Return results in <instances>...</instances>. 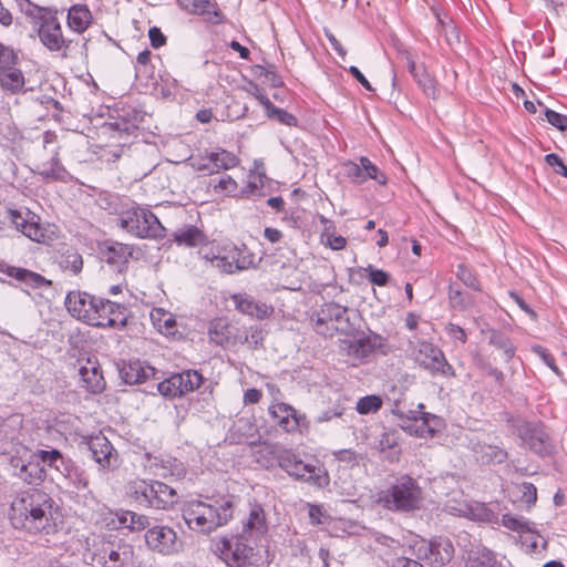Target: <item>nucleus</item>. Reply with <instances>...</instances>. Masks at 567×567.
<instances>
[{"instance_id": "nucleus-1", "label": "nucleus", "mask_w": 567, "mask_h": 567, "mask_svg": "<svg viewBox=\"0 0 567 567\" xmlns=\"http://www.w3.org/2000/svg\"><path fill=\"white\" fill-rule=\"evenodd\" d=\"M60 517L53 499L42 491L33 489L13 501L10 519L16 528L32 534H52Z\"/></svg>"}, {"instance_id": "nucleus-2", "label": "nucleus", "mask_w": 567, "mask_h": 567, "mask_svg": "<svg viewBox=\"0 0 567 567\" xmlns=\"http://www.w3.org/2000/svg\"><path fill=\"white\" fill-rule=\"evenodd\" d=\"M182 514L190 529L209 534L233 518L234 497L193 499L184 504Z\"/></svg>"}, {"instance_id": "nucleus-3", "label": "nucleus", "mask_w": 567, "mask_h": 567, "mask_svg": "<svg viewBox=\"0 0 567 567\" xmlns=\"http://www.w3.org/2000/svg\"><path fill=\"white\" fill-rule=\"evenodd\" d=\"M128 494L142 506L163 511L178 501L176 491L159 481L135 480L128 484Z\"/></svg>"}, {"instance_id": "nucleus-4", "label": "nucleus", "mask_w": 567, "mask_h": 567, "mask_svg": "<svg viewBox=\"0 0 567 567\" xmlns=\"http://www.w3.org/2000/svg\"><path fill=\"white\" fill-rule=\"evenodd\" d=\"M118 226L137 238L159 239L165 236V228L158 218L150 209L141 206L122 212Z\"/></svg>"}, {"instance_id": "nucleus-5", "label": "nucleus", "mask_w": 567, "mask_h": 567, "mask_svg": "<svg viewBox=\"0 0 567 567\" xmlns=\"http://www.w3.org/2000/svg\"><path fill=\"white\" fill-rule=\"evenodd\" d=\"M313 329L323 337H333L336 333L350 334L353 324L350 321L349 309L336 302L324 303L311 317Z\"/></svg>"}, {"instance_id": "nucleus-6", "label": "nucleus", "mask_w": 567, "mask_h": 567, "mask_svg": "<svg viewBox=\"0 0 567 567\" xmlns=\"http://www.w3.org/2000/svg\"><path fill=\"white\" fill-rule=\"evenodd\" d=\"M93 560L102 567H125L134 561V546L123 538H103L93 553Z\"/></svg>"}, {"instance_id": "nucleus-7", "label": "nucleus", "mask_w": 567, "mask_h": 567, "mask_svg": "<svg viewBox=\"0 0 567 567\" xmlns=\"http://www.w3.org/2000/svg\"><path fill=\"white\" fill-rule=\"evenodd\" d=\"M383 502L389 509L414 511L421 504V488L413 478L404 476L388 491Z\"/></svg>"}, {"instance_id": "nucleus-8", "label": "nucleus", "mask_w": 567, "mask_h": 567, "mask_svg": "<svg viewBox=\"0 0 567 567\" xmlns=\"http://www.w3.org/2000/svg\"><path fill=\"white\" fill-rule=\"evenodd\" d=\"M413 355L415 362L432 374H440L445 378L455 377L454 368L447 362L443 351L433 343L427 341L417 342Z\"/></svg>"}, {"instance_id": "nucleus-9", "label": "nucleus", "mask_w": 567, "mask_h": 567, "mask_svg": "<svg viewBox=\"0 0 567 567\" xmlns=\"http://www.w3.org/2000/svg\"><path fill=\"white\" fill-rule=\"evenodd\" d=\"M146 547L162 556H173L183 548L177 533L169 526L156 525L148 528L144 535Z\"/></svg>"}, {"instance_id": "nucleus-10", "label": "nucleus", "mask_w": 567, "mask_h": 567, "mask_svg": "<svg viewBox=\"0 0 567 567\" xmlns=\"http://www.w3.org/2000/svg\"><path fill=\"white\" fill-rule=\"evenodd\" d=\"M279 466L290 476L318 486L328 484L329 477L321 467L305 463L296 454L286 452L279 456Z\"/></svg>"}, {"instance_id": "nucleus-11", "label": "nucleus", "mask_w": 567, "mask_h": 567, "mask_svg": "<svg viewBox=\"0 0 567 567\" xmlns=\"http://www.w3.org/2000/svg\"><path fill=\"white\" fill-rule=\"evenodd\" d=\"M246 536L235 535L223 538L218 545L220 558L229 567H247L254 555V548L246 543Z\"/></svg>"}, {"instance_id": "nucleus-12", "label": "nucleus", "mask_w": 567, "mask_h": 567, "mask_svg": "<svg viewBox=\"0 0 567 567\" xmlns=\"http://www.w3.org/2000/svg\"><path fill=\"white\" fill-rule=\"evenodd\" d=\"M416 556L431 566H443L454 556L452 542L446 537H436L430 542L424 539L415 544Z\"/></svg>"}, {"instance_id": "nucleus-13", "label": "nucleus", "mask_w": 567, "mask_h": 567, "mask_svg": "<svg viewBox=\"0 0 567 567\" xmlns=\"http://www.w3.org/2000/svg\"><path fill=\"white\" fill-rule=\"evenodd\" d=\"M208 260L212 267L224 274L246 270L254 265V256L235 245L225 247L223 254L215 255Z\"/></svg>"}, {"instance_id": "nucleus-14", "label": "nucleus", "mask_w": 567, "mask_h": 567, "mask_svg": "<svg viewBox=\"0 0 567 567\" xmlns=\"http://www.w3.org/2000/svg\"><path fill=\"white\" fill-rule=\"evenodd\" d=\"M192 166L204 175L217 174L221 169H230L239 163L235 154L218 150L215 152H206L204 156L190 157Z\"/></svg>"}, {"instance_id": "nucleus-15", "label": "nucleus", "mask_w": 567, "mask_h": 567, "mask_svg": "<svg viewBox=\"0 0 567 567\" xmlns=\"http://www.w3.org/2000/svg\"><path fill=\"white\" fill-rule=\"evenodd\" d=\"M399 416L402 429L420 437L433 436L439 425L437 416L425 412L409 411L404 413L400 411Z\"/></svg>"}, {"instance_id": "nucleus-16", "label": "nucleus", "mask_w": 567, "mask_h": 567, "mask_svg": "<svg viewBox=\"0 0 567 567\" xmlns=\"http://www.w3.org/2000/svg\"><path fill=\"white\" fill-rule=\"evenodd\" d=\"M25 14L33 20L38 35H62L58 10L27 1Z\"/></svg>"}, {"instance_id": "nucleus-17", "label": "nucleus", "mask_w": 567, "mask_h": 567, "mask_svg": "<svg viewBox=\"0 0 567 567\" xmlns=\"http://www.w3.org/2000/svg\"><path fill=\"white\" fill-rule=\"evenodd\" d=\"M124 311V306L99 297L96 308L91 313L87 323L102 328L123 324L125 322Z\"/></svg>"}, {"instance_id": "nucleus-18", "label": "nucleus", "mask_w": 567, "mask_h": 567, "mask_svg": "<svg viewBox=\"0 0 567 567\" xmlns=\"http://www.w3.org/2000/svg\"><path fill=\"white\" fill-rule=\"evenodd\" d=\"M178 7L188 14L198 16L206 23L220 24L226 21L224 12L215 0H176Z\"/></svg>"}, {"instance_id": "nucleus-19", "label": "nucleus", "mask_w": 567, "mask_h": 567, "mask_svg": "<svg viewBox=\"0 0 567 567\" xmlns=\"http://www.w3.org/2000/svg\"><path fill=\"white\" fill-rule=\"evenodd\" d=\"M8 217L16 229L33 241L41 243L45 239V229L40 225V218L27 210L24 214L10 209Z\"/></svg>"}, {"instance_id": "nucleus-20", "label": "nucleus", "mask_w": 567, "mask_h": 567, "mask_svg": "<svg viewBox=\"0 0 567 567\" xmlns=\"http://www.w3.org/2000/svg\"><path fill=\"white\" fill-rule=\"evenodd\" d=\"M87 447L93 460L102 468H113L117 465V453L111 442L104 435L91 436L87 440Z\"/></svg>"}, {"instance_id": "nucleus-21", "label": "nucleus", "mask_w": 567, "mask_h": 567, "mask_svg": "<svg viewBox=\"0 0 567 567\" xmlns=\"http://www.w3.org/2000/svg\"><path fill=\"white\" fill-rule=\"evenodd\" d=\"M341 350L353 360V364L364 362L377 348V337H361L344 339L340 344Z\"/></svg>"}, {"instance_id": "nucleus-22", "label": "nucleus", "mask_w": 567, "mask_h": 567, "mask_svg": "<svg viewBox=\"0 0 567 567\" xmlns=\"http://www.w3.org/2000/svg\"><path fill=\"white\" fill-rule=\"evenodd\" d=\"M97 300L99 297L86 292L71 291L65 298V306L73 317L89 322L91 313L96 308Z\"/></svg>"}, {"instance_id": "nucleus-23", "label": "nucleus", "mask_w": 567, "mask_h": 567, "mask_svg": "<svg viewBox=\"0 0 567 567\" xmlns=\"http://www.w3.org/2000/svg\"><path fill=\"white\" fill-rule=\"evenodd\" d=\"M268 412L274 422L289 433L296 432L305 420V416L299 415L291 405L282 402L272 403Z\"/></svg>"}, {"instance_id": "nucleus-24", "label": "nucleus", "mask_w": 567, "mask_h": 567, "mask_svg": "<svg viewBox=\"0 0 567 567\" xmlns=\"http://www.w3.org/2000/svg\"><path fill=\"white\" fill-rule=\"evenodd\" d=\"M155 374L156 370L153 367L140 360L123 362L120 368V375L127 384L143 383Z\"/></svg>"}, {"instance_id": "nucleus-25", "label": "nucleus", "mask_w": 567, "mask_h": 567, "mask_svg": "<svg viewBox=\"0 0 567 567\" xmlns=\"http://www.w3.org/2000/svg\"><path fill=\"white\" fill-rule=\"evenodd\" d=\"M233 300L238 311L259 320L268 318L274 312V308L271 306L256 301L252 297L246 293L234 295Z\"/></svg>"}, {"instance_id": "nucleus-26", "label": "nucleus", "mask_w": 567, "mask_h": 567, "mask_svg": "<svg viewBox=\"0 0 567 567\" xmlns=\"http://www.w3.org/2000/svg\"><path fill=\"white\" fill-rule=\"evenodd\" d=\"M518 435L523 442L534 452L544 455L550 452L547 436L536 426L524 423L518 427Z\"/></svg>"}, {"instance_id": "nucleus-27", "label": "nucleus", "mask_w": 567, "mask_h": 567, "mask_svg": "<svg viewBox=\"0 0 567 567\" xmlns=\"http://www.w3.org/2000/svg\"><path fill=\"white\" fill-rule=\"evenodd\" d=\"M267 532L266 515L260 504H250L247 519L244 522L243 535L246 537H259Z\"/></svg>"}, {"instance_id": "nucleus-28", "label": "nucleus", "mask_w": 567, "mask_h": 567, "mask_svg": "<svg viewBox=\"0 0 567 567\" xmlns=\"http://www.w3.org/2000/svg\"><path fill=\"white\" fill-rule=\"evenodd\" d=\"M173 240L178 246L194 248L208 243L207 236L202 229L194 225H184L177 228L173 235Z\"/></svg>"}, {"instance_id": "nucleus-29", "label": "nucleus", "mask_w": 567, "mask_h": 567, "mask_svg": "<svg viewBox=\"0 0 567 567\" xmlns=\"http://www.w3.org/2000/svg\"><path fill=\"white\" fill-rule=\"evenodd\" d=\"M133 250L134 249L131 245L113 243L102 251V257L109 265H113L118 269V271H122L123 267L132 257Z\"/></svg>"}, {"instance_id": "nucleus-30", "label": "nucleus", "mask_w": 567, "mask_h": 567, "mask_svg": "<svg viewBox=\"0 0 567 567\" xmlns=\"http://www.w3.org/2000/svg\"><path fill=\"white\" fill-rule=\"evenodd\" d=\"M79 374L83 386L92 393H99L104 389V378L100 367L91 361H86L79 369Z\"/></svg>"}, {"instance_id": "nucleus-31", "label": "nucleus", "mask_w": 567, "mask_h": 567, "mask_svg": "<svg viewBox=\"0 0 567 567\" xmlns=\"http://www.w3.org/2000/svg\"><path fill=\"white\" fill-rule=\"evenodd\" d=\"M472 451L483 464H501L508 457L504 449L487 443L477 442L473 444Z\"/></svg>"}, {"instance_id": "nucleus-32", "label": "nucleus", "mask_w": 567, "mask_h": 567, "mask_svg": "<svg viewBox=\"0 0 567 567\" xmlns=\"http://www.w3.org/2000/svg\"><path fill=\"white\" fill-rule=\"evenodd\" d=\"M68 25L76 33H83L92 21V13L86 4H73L68 11Z\"/></svg>"}, {"instance_id": "nucleus-33", "label": "nucleus", "mask_w": 567, "mask_h": 567, "mask_svg": "<svg viewBox=\"0 0 567 567\" xmlns=\"http://www.w3.org/2000/svg\"><path fill=\"white\" fill-rule=\"evenodd\" d=\"M4 272L8 276L17 279L20 282L25 284L28 287L31 288H42L51 286V281L44 278L42 275L24 268L8 266Z\"/></svg>"}, {"instance_id": "nucleus-34", "label": "nucleus", "mask_w": 567, "mask_h": 567, "mask_svg": "<svg viewBox=\"0 0 567 567\" xmlns=\"http://www.w3.org/2000/svg\"><path fill=\"white\" fill-rule=\"evenodd\" d=\"M233 330L225 319L218 318L210 322L208 328V336L212 342L217 346L227 347L233 343Z\"/></svg>"}, {"instance_id": "nucleus-35", "label": "nucleus", "mask_w": 567, "mask_h": 567, "mask_svg": "<svg viewBox=\"0 0 567 567\" xmlns=\"http://www.w3.org/2000/svg\"><path fill=\"white\" fill-rule=\"evenodd\" d=\"M24 76L21 70L12 65L0 69V86L11 94L21 93L24 86Z\"/></svg>"}, {"instance_id": "nucleus-36", "label": "nucleus", "mask_w": 567, "mask_h": 567, "mask_svg": "<svg viewBox=\"0 0 567 567\" xmlns=\"http://www.w3.org/2000/svg\"><path fill=\"white\" fill-rule=\"evenodd\" d=\"M153 326L164 334H173L176 328V320L173 313L163 308H154L150 313Z\"/></svg>"}, {"instance_id": "nucleus-37", "label": "nucleus", "mask_w": 567, "mask_h": 567, "mask_svg": "<svg viewBox=\"0 0 567 567\" xmlns=\"http://www.w3.org/2000/svg\"><path fill=\"white\" fill-rule=\"evenodd\" d=\"M14 474L28 484H39L45 477L44 468L39 462L29 461L20 465V471Z\"/></svg>"}, {"instance_id": "nucleus-38", "label": "nucleus", "mask_w": 567, "mask_h": 567, "mask_svg": "<svg viewBox=\"0 0 567 567\" xmlns=\"http://www.w3.org/2000/svg\"><path fill=\"white\" fill-rule=\"evenodd\" d=\"M467 512H465V517H468L473 520L492 523L496 520L497 516L487 505L478 502H470L467 507H464ZM464 513V511H462Z\"/></svg>"}, {"instance_id": "nucleus-39", "label": "nucleus", "mask_w": 567, "mask_h": 567, "mask_svg": "<svg viewBox=\"0 0 567 567\" xmlns=\"http://www.w3.org/2000/svg\"><path fill=\"white\" fill-rule=\"evenodd\" d=\"M468 567H495L496 557L494 553L485 547L470 551L467 559Z\"/></svg>"}, {"instance_id": "nucleus-40", "label": "nucleus", "mask_w": 567, "mask_h": 567, "mask_svg": "<svg viewBox=\"0 0 567 567\" xmlns=\"http://www.w3.org/2000/svg\"><path fill=\"white\" fill-rule=\"evenodd\" d=\"M63 476L76 489H85L89 487V476L85 471L72 463L64 468Z\"/></svg>"}, {"instance_id": "nucleus-41", "label": "nucleus", "mask_w": 567, "mask_h": 567, "mask_svg": "<svg viewBox=\"0 0 567 567\" xmlns=\"http://www.w3.org/2000/svg\"><path fill=\"white\" fill-rule=\"evenodd\" d=\"M489 343L503 351L505 361L513 359L516 348L507 336L499 331L493 330L489 336Z\"/></svg>"}, {"instance_id": "nucleus-42", "label": "nucleus", "mask_w": 567, "mask_h": 567, "mask_svg": "<svg viewBox=\"0 0 567 567\" xmlns=\"http://www.w3.org/2000/svg\"><path fill=\"white\" fill-rule=\"evenodd\" d=\"M176 375L181 381V388L184 394L198 389L203 382L202 374L195 370H187Z\"/></svg>"}, {"instance_id": "nucleus-43", "label": "nucleus", "mask_w": 567, "mask_h": 567, "mask_svg": "<svg viewBox=\"0 0 567 567\" xmlns=\"http://www.w3.org/2000/svg\"><path fill=\"white\" fill-rule=\"evenodd\" d=\"M39 174L44 179L52 181H59L64 177L65 171L61 165L56 153L49 163L42 165V169L39 172Z\"/></svg>"}, {"instance_id": "nucleus-44", "label": "nucleus", "mask_w": 567, "mask_h": 567, "mask_svg": "<svg viewBox=\"0 0 567 567\" xmlns=\"http://www.w3.org/2000/svg\"><path fill=\"white\" fill-rule=\"evenodd\" d=\"M158 392L166 398H177L184 395L181 388V381L176 374L171 375L168 379L157 383Z\"/></svg>"}, {"instance_id": "nucleus-45", "label": "nucleus", "mask_w": 567, "mask_h": 567, "mask_svg": "<svg viewBox=\"0 0 567 567\" xmlns=\"http://www.w3.org/2000/svg\"><path fill=\"white\" fill-rule=\"evenodd\" d=\"M151 468H155V474L166 476L167 474L173 475L175 470L181 465L175 458L158 460V457L147 456Z\"/></svg>"}, {"instance_id": "nucleus-46", "label": "nucleus", "mask_w": 567, "mask_h": 567, "mask_svg": "<svg viewBox=\"0 0 567 567\" xmlns=\"http://www.w3.org/2000/svg\"><path fill=\"white\" fill-rule=\"evenodd\" d=\"M431 10L436 19L437 27H440V29L437 30L440 33L449 35L454 34L456 32V25L449 13L443 12L437 8H432Z\"/></svg>"}, {"instance_id": "nucleus-47", "label": "nucleus", "mask_w": 567, "mask_h": 567, "mask_svg": "<svg viewBox=\"0 0 567 567\" xmlns=\"http://www.w3.org/2000/svg\"><path fill=\"white\" fill-rule=\"evenodd\" d=\"M61 267L65 270H71L74 275H78L83 267L82 256L74 249L68 250L62 256Z\"/></svg>"}, {"instance_id": "nucleus-48", "label": "nucleus", "mask_w": 567, "mask_h": 567, "mask_svg": "<svg viewBox=\"0 0 567 567\" xmlns=\"http://www.w3.org/2000/svg\"><path fill=\"white\" fill-rule=\"evenodd\" d=\"M136 78L145 87H153L158 82V75L152 64L136 66Z\"/></svg>"}, {"instance_id": "nucleus-49", "label": "nucleus", "mask_w": 567, "mask_h": 567, "mask_svg": "<svg viewBox=\"0 0 567 567\" xmlns=\"http://www.w3.org/2000/svg\"><path fill=\"white\" fill-rule=\"evenodd\" d=\"M413 78L422 87L426 96H430L432 99L437 97L435 81L426 73V71L423 68H421L420 72H417V76Z\"/></svg>"}, {"instance_id": "nucleus-50", "label": "nucleus", "mask_w": 567, "mask_h": 567, "mask_svg": "<svg viewBox=\"0 0 567 567\" xmlns=\"http://www.w3.org/2000/svg\"><path fill=\"white\" fill-rule=\"evenodd\" d=\"M268 117L274 118L278 121L281 124L288 125V126H296L297 125V118L291 113L279 109L275 106L274 104L266 111Z\"/></svg>"}, {"instance_id": "nucleus-51", "label": "nucleus", "mask_w": 567, "mask_h": 567, "mask_svg": "<svg viewBox=\"0 0 567 567\" xmlns=\"http://www.w3.org/2000/svg\"><path fill=\"white\" fill-rule=\"evenodd\" d=\"M382 405V401L377 395H368L361 398L357 403V411L360 414H368L371 412H377Z\"/></svg>"}, {"instance_id": "nucleus-52", "label": "nucleus", "mask_w": 567, "mask_h": 567, "mask_svg": "<svg viewBox=\"0 0 567 567\" xmlns=\"http://www.w3.org/2000/svg\"><path fill=\"white\" fill-rule=\"evenodd\" d=\"M42 44L48 48L50 51H61V56H66V51L72 42V40H65L64 38H40Z\"/></svg>"}, {"instance_id": "nucleus-53", "label": "nucleus", "mask_w": 567, "mask_h": 567, "mask_svg": "<svg viewBox=\"0 0 567 567\" xmlns=\"http://www.w3.org/2000/svg\"><path fill=\"white\" fill-rule=\"evenodd\" d=\"M361 163L364 171V182L368 178L375 179L379 184L384 185L386 183V176L379 171V168L371 163L367 157H361Z\"/></svg>"}, {"instance_id": "nucleus-54", "label": "nucleus", "mask_w": 567, "mask_h": 567, "mask_svg": "<svg viewBox=\"0 0 567 567\" xmlns=\"http://www.w3.org/2000/svg\"><path fill=\"white\" fill-rule=\"evenodd\" d=\"M364 271L368 274V279L373 285L384 287L388 285V282L390 280V275L386 271H384L382 269H377L372 265H369L368 267H365Z\"/></svg>"}, {"instance_id": "nucleus-55", "label": "nucleus", "mask_w": 567, "mask_h": 567, "mask_svg": "<svg viewBox=\"0 0 567 567\" xmlns=\"http://www.w3.org/2000/svg\"><path fill=\"white\" fill-rule=\"evenodd\" d=\"M457 278L467 287L480 290V282L476 276L464 265H460L457 268Z\"/></svg>"}, {"instance_id": "nucleus-56", "label": "nucleus", "mask_w": 567, "mask_h": 567, "mask_svg": "<svg viewBox=\"0 0 567 567\" xmlns=\"http://www.w3.org/2000/svg\"><path fill=\"white\" fill-rule=\"evenodd\" d=\"M502 524L515 532H532L528 522H525L523 519L516 518L514 516H511L508 514L503 515L502 517Z\"/></svg>"}, {"instance_id": "nucleus-57", "label": "nucleus", "mask_w": 567, "mask_h": 567, "mask_svg": "<svg viewBox=\"0 0 567 567\" xmlns=\"http://www.w3.org/2000/svg\"><path fill=\"white\" fill-rule=\"evenodd\" d=\"M362 163H348L346 164V173L349 178H351L352 182L357 184L364 183V171H363Z\"/></svg>"}, {"instance_id": "nucleus-58", "label": "nucleus", "mask_w": 567, "mask_h": 567, "mask_svg": "<svg viewBox=\"0 0 567 567\" xmlns=\"http://www.w3.org/2000/svg\"><path fill=\"white\" fill-rule=\"evenodd\" d=\"M18 56L13 49L0 43V69L14 65Z\"/></svg>"}, {"instance_id": "nucleus-59", "label": "nucleus", "mask_w": 567, "mask_h": 567, "mask_svg": "<svg viewBox=\"0 0 567 567\" xmlns=\"http://www.w3.org/2000/svg\"><path fill=\"white\" fill-rule=\"evenodd\" d=\"M545 116L553 126L557 127L560 131L567 130V115L546 109Z\"/></svg>"}, {"instance_id": "nucleus-60", "label": "nucleus", "mask_w": 567, "mask_h": 567, "mask_svg": "<svg viewBox=\"0 0 567 567\" xmlns=\"http://www.w3.org/2000/svg\"><path fill=\"white\" fill-rule=\"evenodd\" d=\"M392 41H393V47L399 51V53H401L405 58L406 63H408V69L410 71V73L412 74V76H417V72H420L421 68L416 66L414 60L412 59L410 53L403 49L402 43L400 42V40L398 38H393Z\"/></svg>"}, {"instance_id": "nucleus-61", "label": "nucleus", "mask_w": 567, "mask_h": 567, "mask_svg": "<svg viewBox=\"0 0 567 567\" xmlns=\"http://www.w3.org/2000/svg\"><path fill=\"white\" fill-rule=\"evenodd\" d=\"M262 340V331L258 328H250L247 331L243 343H247L251 349H257L259 346H261Z\"/></svg>"}, {"instance_id": "nucleus-62", "label": "nucleus", "mask_w": 567, "mask_h": 567, "mask_svg": "<svg viewBox=\"0 0 567 567\" xmlns=\"http://www.w3.org/2000/svg\"><path fill=\"white\" fill-rule=\"evenodd\" d=\"M130 516V529L131 530H143L150 525L148 517L143 514H137L135 512H132V515Z\"/></svg>"}, {"instance_id": "nucleus-63", "label": "nucleus", "mask_w": 567, "mask_h": 567, "mask_svg": "<svg viewBox=\"0 0 567 567\" xmlns=\"http://www.w3.org/2000/svg\"><path fill=\"white\" fill-rule=\"evenodd\" d=\"M545 162L555 169L557 174L567 177V166L563 163L561 158L557 154H547Z\"/></svg>"}, {"instance_id": "nucleus-64", "label": "nucleus", "mask_w": 567, "mask_h": 567, "mask_svg": "<svg viewBox=\"0 0 567 567\" xmlns=\"http://www.w3.org/2000/svg\"><path fill=\"white\" fill-rule=\"evenodd\" d=\"M60 453L61 452L55 449L39 450L35 456L39 457L44 464L51 467L53 464H56L58 460H60Z\"/></svg>"}]
</instances>
